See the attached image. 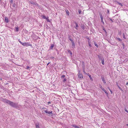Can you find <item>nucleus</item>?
<instances>
[{"mask_svg": "<svg viewBox=\"0 0 128 128\" xmlns=\"http://www.w3.org/2000/svg\"><path fill=\"white\" fill-rule=\"evenodd\" d=\"M4 102L13 107L16 108L18 107V105L17 104L13 102L10 100H4Z\"/></svg>", "mask_w": 128, "mask_h": 128, "instance_id": "nucleus-1", "label": "nucleus"}, {"mask_svg": "<svg viewBox=\"0 0 128 128\" xmlns=\"http://www.w3.org/2000/svg\"><path fill=\"white\" fill-rule=\"evenodd\" d=\"M28 2L30 3L31 4L35 5L36 6L37 5V4L36 3H35V2H34L33 1H32V0H30V1H28Z\"/></svg>", "mask_w": 128, "mask_h": 128, "instance_id": "nucleus-2", "label": "nucleus"}, {"mask_svg": "<svg viewBox=\"0 0 128 128\" xmlns=\"http://www.w3.org/2000/svg\"><path fill=\"white\" fill-rule=\"evenodd\" d=\"M71 126L76 128H80V126H78L76 125L75 124H72L71 125Z\"/></svg>", "mask_w": 128, "mask_h": 128, "instance_id": "nucleus-3", "label": "nucleus"}, {"mask_svg": "<svg viewBox=\"0 0 128 128\" xmlns=\"http://www.w3.org/2000/svg\"><path fill=\"white\" fill-rule=\"evenodd\" d=\"M44 112L47 114H50L52 113V111H48L47 110H44Z\"/></svg>", "mask_w": 128, "mask_h": 128, "instance_id": "nucleus-4", "label": "nucleus"}, {"mask_svg": "<svg viewBox=\"0 0 128 128\" xmlns=\"http://www.w3.org/2000/svg\"><path fill=\"white\" fill-rule=\"evenodd\" d=\"M98 57L99 60H100L102 59L103 57L101 55H98Z\"/></svg>", "mask_w": 128, "mask_h": 128, "instance_id": "nucleus-5", "label": "nucleus"}, {"mask_svg": "<svg viewBox=\"0 0 128 128\" xmlns=\"http://www.w3.org/2000/svg\"><path fill=\"white\" fill-rule=\"evenodd\" d=\"M78 76L79 78H83V76L82 74H80V73L78 74Z\"/></svg>", "mask_w": 128, "mask_h": 128, "instance_id": "nucleus-6", "label": "nucleus"}, {"mask_svg": "<svg viewBox=\"0 0 128 128\" xmlns=\"http://www.w3.org/2000/svg\"><path fill=\"white\" fill-rule=\"evenodd\" d=\"M36 128H40L39 124L38 123H36L35 124Z\"/></svg>", "mask_w": 128, "mask_h": 128, "instance_id": "nucleus-7", "label": "nucleus"}, {"mask_svg": "<svg viewBox=\"0 0 128 128\" xmlns=\"http://www.w3.org/2000/svg\"><path fill=\"white\" fill-rule=\"evenodd\" d=\"M102 81H103L104 83V84H106V82L104 78V77H102Z\"/></svg>", "mask_w": 128, "mask_h": 128, "instance_id": "nucleus-8", "label": "nucleus"}, {"mask_svg": "<svg viewBox=\"0 0 128 128\" xmlns=\"http://www.w3.org/2000/svg\"><path fill=\"white\" fill-rule=\"evenodd\" d=\"M5 21L6 23H8V19L7 17H5Z\"/></svg>", "mask_w": 128, "mask_h": 128, "instance_id": "nucleus-9", "label": "nucleus"}, {"mask_svg": "<svg viewBox=\"0 0 128 128\" xmlns=\"http://www.w3.org/2000/svg\"><path fill=\"white\" fill-rule=\"evenodd\" d=\"M88 40H88V45L90 47H91L92 46H91V44H90L91 42L90 41V40L89 38Z\"/></svg>", "mask_w": 128, "mask_h": 128, "instance_id": "nucleus-10", "label": "nucleus"}, {"mask_svg": "<svg viewBox=\"0 0 128 128\" xmlns=\"http://www.w3.org/2000/svg\"><path fill=\"white\" fill-rule=\"evenodd\" d=\"M71 43H72V48H74V47H75V44H74V42L73 41L72 42H71Z\"/></svg>", "mask_w": 128, "mask_h": 128, "instance_id": "nucleus-11", "label": "nucleus"}, {"mask_svg": "<svg viewBox=\"0 0 128 128\" xmlns=\"http://www.w3.org/2000/svg\"><path fill=\"white\" fill-rule=\"evenodd\" d=\"M102 63L103 65L104 64V60L103 58L102 60Z\"/></svg>", "mask_w": 128, "mask_h": 128, "instance_id": "nucleus-12", "label": "nucleus"}, {"mask_svg": "<svg viewBox=\"0 0 128 128\" xmlns=\"http://www.w3.org/2000/svg\"><path fill=\"white\" fill-rule=\"evenodd\" d=\"M115 39L116 40H118L120 42H121L122 41V40L120 38H115Z\"/></svg>", "mask_w": 128, "mask_h": 128, "instance_id": "nucleus-13", "label": "nucleus"}, {"mask_svg": "<svg viewBox=\"0 0 128 128\" xmlns=\"http://www.w3.org/2000/svg\"><path fill=\"white\" fill-rule=\"evenodd\" d=\"M54 45L53 44H52L50 46V49H53V48L54 46Z\"/></svg>", "mask_w": 128, "mask_h": 128, "instance_id": "nucleus-14", "label": "nucleus"}, {"mask_svg": "<svg viewBox=\"0 0 128 128\" xmlns=\"http://www.w3.org/2000/svg\"><path fill=\"white\" fill-rule=\"evenodd\" d=\"M82 68H85V66H84V62H82Z\"/></svg>", "mask_w": 128, "mask_h": 128, "instance_id": "nucleus-15", "label": "nucleus"}, {"mask_svg": "<svg viewBox=\"0 0 128 128\" xmlns=\"http://www.w3.org/2000/svg\"><path fill=\"white\" fill-rule=\"evenodd\" d=\"M75 24L76 25V27H75V28H76V29H77V28L78 27V24H77V23H76V22H75Z\"/></svg>", "mask_w": 128, "mask_h": 128, "instance_id": "nucleus-16", "label": "nucleus"}, {"mask_svg": "<svg viewBox=\"0 0 128 128\" xmlns=\"http://www.w3.org/2000/svg\"><path fill=\"white\" fill-rule=\"evenodd\" d=\"M28 44V43L26 42H24L23 43V46H27Z\"/></svg>", "mask_w": 128, "mask_h": 128, "instance_id": "nucleus-17", "label": "nucleus"}, {"mask_svg": "<svg viewBox=\"0 0 128 128\" xmlns=\"http://www.w3.org/2000/svg\"><path fill=\"white\" fill-rule=\"evenodd\" d=\"M89 77L90 80H91L92 81L93 80V79L91 77V75H89Z\"/></svg>", "mask_w": 128, "mask_h": 128, "instance_id": "nucleus-18", "label": "nucleus"}, {"mask_svg": "<svg viewBox=\"0 0 128 128\" xmlns=\"http://www.w3.org/2000/svg\"><path fill=\"white\" fill-rule=\"evenodd\" d=\"M100 87L103 91L104 90V89L102 87L101 85H100Z\"/></svg>", "mask_w": 128, "mask_h": 128, "instance_id": "nucleus-19", "label": "nucleus"}, {"mask_svg": "<svg viewBox=\"0 0 128 128\" xmlns=\"http://www.w3.org/2000/svg\"><path fill=\"white\" fill-rule=\"evenodd\" d=\"M107 19L108 20L110 19V20L112 22H113V21L112 20V19H111V18H107Z\"/></svg>", "mask_w": 128, "mask_h": 128, "instance_id": "nucleus-20", "label": "nucleus"}, {"mask_svg": "<svg viewBox=\"0 0 128 128\" xmlns=\"http://www.w3.org/2000/svg\"><path fill=\"white\" fill-rule=\"evenodd\" d=\"M94 45L97 48L98 47V46L96 44V42H94Z\"/></svg>", "mask_w": 128, "mask_h": 128, "instance_id": "nucleus-21", "label": "nucleus"}, {"mask_svg": "<svg viewBox=\"0 0 128 128\" xmlns=\"http://www.w3.org/2000/svg\"><path fill=\"white\" fill-rule=\"evenodd\" d=\"M117 86H118V88H119V89L120 90H121L122 91H123V90L122 89V88L120 86H119L118 85V84H117Z\"/></svg>", "mask_w": 128, "mask_h": 128, "instance_id": "nucleus-22", "label": "nucleus"}, {"mask_svg": "<svg viewBox=\"0 0 128 128\" xmlns=\"http://www.w3.org/2000/svg\"><path fill=\"white\" fill-rule=\"evenodd\" d=\"M105 93H106V94L107 95H108V93L106 91V90H104L103 91Z\"/></svg>", "mask_w": 128, "mask_h": 128, "instance_id": "nucleus-23", "label": "nucleus"}, {"mask_svg": "<svg viewBox=\"0 0 128 128\" xmlns=\"http://www.w3.org/2000/svg\"><path fill=\"white\" fill-rule=\"evenodd\" d=\"M103 18H102V19H101V22L103 24H104V22H103Z\"/></svg>", "mask_w": 128, "mask_h": 128, "instance_id": "nucleus-24", "label": "nucleus"}, {"mask_svg": "<svg viewBox=\"0 0 128 128\" xmlns=\"http://www.w3.org/2000/svg\"><path fill=\"white\" fill-rule=\"evenodd\" d=\"M69 39L71 41V42H72L73 41V40L70 37L69 38Z\"/></svg>", "mask_w": 128, "mask_h": 128, "instance_id": "nucleus-25", "label": "nucleus"}, {"mask_svg": "<svg viewBox=\"0 0 128 128\" xmlns=\"http://www.w3.org/2000/svg\"><path fill=\"white\" fill-rule=\"evenodd\" d=\"M123 38H124V39L126 38L125 37V35L124 33H123Z\"/></svg>", "mask_w": 128, "mask_h": 128, "instance_id": "nucleus-26", "label": "nucleus"}, {"mask_svg": "<svg viewBox=\"0 0 128 128\" xmlns=\"http://www.w3.org/2000/svg\"><path fill=\"white\" fill-rule=\"evenodd\" d=\"M66 14H68V16L69 15V13L68 11V10H67L66 11Z\"/></svg>", "mask_w": 128, "mask_h": 128, "instance_id": "nucleus-27", "label": "nucleus"}, {"mask_svg": "<svg viewBox=\"0 0 128 128\" xmlns=\"http://www.w3.org/2000/svg\"><path fill=\"white\" fill-rule=\"evenodd\" d=\"M122 45L123 46V48L124 49V47H125V45H124V43H122Z\"/></svg>", "mask_w": 128, "mask_h": 128, "instance_id": "nucleus-28", "label": "nucleus"}, {"mask_svg": "<svg viewBox=\"0 0 128 128\" xmlns=\"http://www.w3.org/2000/svg\"><path fill=\"white\" fill-rule=\"evenodd\" d=\"M100 16L101 19H102V18H103V16L101 14H100Z\"/></svg>", "mask_w": 128, "mask_h": 128, "instance_id": "nucleus-29", "label": "nucleus"}, {"mask_svg": "<svg viewBox=\"0 0 128 128\" xmlns=\"http://www.w3.org/2000/svg\"><path fill=\"white\" fill-rule=\"evenodd\" d=\"M48 18V17H47L46 18V19L47 20V21L48 22H50V20H49Z\"/></svg>", "mask_w": 128, "mask_h": 128, "instance_id": "nucleus-30", "label": "nucleus"}, {"mask_svg": "<svg viewBox=\"0 0 128 128\" xmlns=\"http://www.w3.org/2000/svg\"><path fill=\"white\" fill-rule=\"evenodd\" d=\"M68 52L69 53H70V54L72 55V52H71L70 50H69L68 51Z\"/></svg>", "mask_w": 128, "mask_h": 128, "instance_id": "nucleus-31", "label": "nucleus"}, {"mask_svg": "<svg viewBox=\"0 0 128 128\" xmlns=\"http://www.w3.org/2000/svg\"><path fill=\"white\" fill-rule=\"evenodd\" d=\"M117 3L118 4H119L120 5H121V6H122V4L121 3H120V2H117Z\"/></svg>", "mask_w": 128, "mask_h": 128, "instance_id": "nucleus-32", "label": "nucleus"}, {"mask_svg": "<svg viewBox=\"0 0 128 128\" xmlns=\"http://www.w3.org/2000/svg\"><path fill=\"white\" fill-rule=\"evenodd\" d=\"M16 32H18V27H16Z\"/></svg>", "mask_w": 128, "mask_h": 128, "instance_id": "nucleus-33", "label": "nucleus"}, {"mask_svg": "<svg viewBox=\"0 0 128 128\" xmlns=\"http://www.w3.org/2000/svg\"><path fill=\"white\" fill-rule=\"evenodd\" d=\"M65 75H63L62 76V77H61V78H64V77H65Z\"/></svg>", "mask_w": 128, "mask_h": 128, "instance_id": "nucleus-34", "label": "nucleus"}, {"mask_svg": "<svg viewBox=\"0 0 128 128\" xmlns=\"http://www.w3.org/2000/svg\"><path fill=\"white\" fill-rule=\"evenodd\" d=\"M81 11L80 10H78V13L79 14H81Z\"/></svg>", "mask_w": 128, "mask_h": 128, "instance_id": "nucleus-35", "label": "nucleus"}, {"mask_svg": "<svg viewBox=\"0 0 128 128\" xmlns=\"http://www.w3.org/2000/svg\"><path fill=\"white\" fill-rule=\"evenodd\" d=\"M46 18L47 17H46L45 16H43V18H44V19H46Z\"/></svg>", "mask_w": 128, "mask_h": 128, "instance_id": "nucleus-36", "label": "nucleus"}, {"mask_svg": "<svg viewBox=\"0 0 128 128\" xmlns=\"http://www.w3.org/2000/svg\"><path fill=\"white\" fill-rule=\"evenodd\" d=\"M124 110H125V111H126V112H127L128 113V110H127V109H126V108H124Z\"/></svg>", "mask_w": 128, "mask_h": 128, "instance_id": "nucleus-37", "label": "nucleus"}, {"mask_svg": "<svg viewBox=\"0 0 128 128\" xmlns=\"http://www.w3.org/2000/svg\"><path fill=\"white\" fill-rule=\"evenodd\" d=\"M66 78H64V80H63V82H65L66 81Z\"/></svg>", "mask_w": 128, "mask_h": 128, "instance_id": "nucleus-38", "label": "nucleus"}, {"mask_svg": "<svg viewBox=\"0 0 128 128\" xmlns=\"http://www.w3.org/2000/svg\"><path fill=\"white\" fill-rule=\"evenodd\" d=\"M84 70L85 68H84H84H83V72L85 74L86 73V72Z\"/></svg>", "mask_w": 128, "mask_h": 128, "instance_id": "nucleus-39", "label": "nucleus"}, {"mask_svg": "<svg viewBox=\"0 0 128 128\" xmlns=\"http://www.w3.org/2000/svg\"><path fill=\"white\" fill-rule=\"evenodd\" d=\"M107 13L108 14H110V13H109V10H107Z\"/></svg>", "mask_w": 128, "mask_h": 128, "instance_id": "nucleus-40", "label": "nucleus"}, {"mask_svg": "<svg viewBox=\"0 0 128 128\" xmlns=\"http://www.w3.org/2000/svg\"><path fill=\"white\" fill-rule=\"evenodd\" d=\"M103 30L106 32V30H105V29L104 28L103 29Z\"/></svg>", "mask_w": 128, "mask_h": 128, "instance_id": "nucleus-41", "label": "nucleus"}, {"mask_svg": "<svg viewBox=\"0 0 128 128\" xmlns=\"http://www.w3.org/2000/svg\"><path fill=\"white\" fill-rule=\"evenodd\" d=\"M29 68H30V67L29 66H27V67H26V69H28Z\"/></svg>", "mask_w": 128, "mask_h": 128, "instance_id": "nucleus-42", "label": "nucleus"}, {"mask_svg": "<svg viewBox=\"0 0 128 128\" xmlns=\"http://www.w3.org/2000/svg\"><path fill=\"white\" fill-rule=\"evenodd\" d=\"M15 6H16L15 4H13L12 6L13 7H15Z\"/></svg>", "mask_w": 128, "mask_h": 128, "instance_id": "nucleus-43", "label": "nucleus"}, {"mask_svg": "<svg viewBox=\"0 0 128 128\" xmlns=\"http://www.w3.org/2000/svg\"><path fill=\"white\" fill-rule=\"evenodd\" d=\"M110 92H111V94H112V90H110Z\"/></svg>", "mask_w": 128, "mask_h": 128, "instance_id": "nucleus-44", "label": "nucleus"}, {"mask_svg": "<svg viewBox=\"0 0 128 128\" xmlns=\"http://www.w3.org/2000/svg\"><path fill=\"white\" fill-rule=\"evenodd\" d=\"M10 2L11 3H12L13 0H10Z\"/></svg>", "mask_w": 128, "mask_h": 128, "instance_id": "nucleus-45", "label": "nucleus"}, {"mask_svg": "<svg viewBox=\"0 0 128 128\" xmlns=\"http://www.w3.org/2000/svg\"><path fill=\"white\" fill-rule=\"evenodd\" d=\"M54 57H50V58H51V59H53L54 58Z\"/></svg>", "mask_w": 128, "mask_h": 128, "instance_id": "nucleus-46", "label": "nucleus"}, {"mask_svg": "<svg viewBox=\"0 0 128 128\" xmlns=\"http://www.w3.org/2000/svg\"><path fill=\"white\" fill-rule=\"evenodd\" d=\"M108 90H111L110 89V88L108 87Z\"/></svg>", "mask_w": 128, "mask_h": 128, "instance_id": "nucleus-47", "label": "nucleus"}, {"mask_svg": "<svg viewBox=\"0 0 128 128\" xmlns=\"http://www.w3.org/2000/svg\"><path fill=\"white\" fill-rule=\"evenodd\" d=\"M18 40V41L20 43L22 42H21V41H20V40Z\"/></svg>", "mask_w": 128, "mask_h": 128, "instance_id": "nucleus-48", "label": "nucleus"}, {"mask_svg": "<svg viewBox=\"0 0 128 128\" xmlns=\"http://www.w3.org/2000/svg\"><path fill=\"white\" fill-rule=\"evenodd\" d=\"M18 40V41L20 43L22 42H21V41H20V40Z\"/></svg>", "mask_w": 128, "mask_h": 128, "instance_id": "nucleus-49", "label": "nucleus"}, {"mask_svg": "<svg viewBox=\"0 0 128 128\" xmlns=\"http://www.w3.org/2000/svg\"><path fill=\"white\" fill-rule=\"evenodd\" d=\"M51 103V102H48V104H50Z\"/></svg>", "mask_w": 128, "mask_h": 128, "instance_id": "nucleus-50", "label": "nucleus"}, {"mask_svg": "<svg viewBox=\"0 0 128 128\" xmlns=\"http://www.w3.org/2000/svg\"><path fill=\"white\" fill-rule=\"evenodd\" d=\"M23 43H24L22 42L20 43V44H22V45H23Z\"/></svg>", "mask_w": 128, "mask_h": 128, "instance_id": "nucleus-51", "label": "nucleus"}, {"mask_svg": "<svg viewBox=\"0 0 128 128\" xmlns=\"http://www.w3.org/2000/svg\"><path fill=\"white\" fill-rule=\"evenodd\" d=\"M120 35V34H121V32H119V33H118Z\"/></svg>", "mask_w": 128, "mask_h": 128, "instance_id": "nucleus-52", "label": "nucleus"}, {"mask_svg": "<svg viewBox=\"0 0 128 128\" xmlns=\"http://www.w3.org/2000/svg\"><path fill=\"white\" fill-rule=\"evenodd\" d=\"M50 63V62H49L47 64V65H48Z\"/></svg>", "mask_w": 128, "mask_h": 128, "instance_id": "nucleus-53", "label": "nucleus"}, {"mask_svg": "<svg viewBox=\"0 0 128 128\" xmlns=\"http://www.w3.org/2000/svg\"><path fill=\"white\" fill-rule=\"evenodd\" d=\"M128 82H127L126 83V85H128Z\"/></svg>", "mask_w": 128, "mask_h": 128, "instance_id": "nucleus-54", "label": "nucleus"}, {"mask_svg": "<svg viewBox=\"0 0 128 128\" xmlns=\"http://www.w3.org/2000/svg\"><path fill=\"white\" fill-rule=\"evenodd\" d=\"M82 29H84V28H82Z\"/></svg>", "mask_w": 128, "mask_h": 128, "instance_id": "nucleus-55", "label": "nucleus"}, {"mask_svg": "<svg viewBox=\"0 0 128 128\" xmlns=\"http://www.w3.org/2000/svg\"><path fill=\"white\" fill-rule=\"evenodd\" d=\"M127 126H128V124H127Z\"/></svg>", "mask_w": 128, "mask_h": 128, "instance_id": "nucleus-56", "label": "nucleus"}]
</instances>
